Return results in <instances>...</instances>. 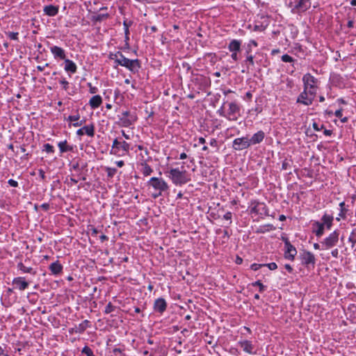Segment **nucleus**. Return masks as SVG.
Here are the masks:
<instances>
[{"label": "nucleus", "mask_w": 356, "mask_h": 356, "mask_svg": "<svg viewBox=\"0 0 356 356\" xmlns=\"http://www.w3.org/2000/svg\"><path fill=\"white\" fill-rule=\"evenodd\" d=\"M169 173L170 178L176 185H182L191 180L185 170H180L179 168H172Z\"/></svg>", "instance_id": "nucleus-1"}, {"label": "nucleus", "mask_w": 356, "mask_h": 356, "mask_svg": "<svg viewBox=\"0 0 356 356\" xmlns=\"http://www.w3.org/2000/svg\"><path fill=\"white\" fill-rule=\"evenodd\" d=\"M147 186L152 187L157 193L153 194L154 198L161 195L162 193L168 189V185L166 181L159 177H152L147 183Z\"/></svg>", "instance_id": "nucleus-2"}, {"label": "nucleus", "mask_w": 356, "mask_h": 356, "mask_svg": "<svg viewBox=\"0 0 356 356\" xmlns=\"http://www.w3.org/2000/svg\"><path fill=\"white\" fill-rule=\"evenodd\" d=\"M286 2L292 12H304L311 6L310 0H286Z\"/></svg>", "instance_id": "nucleus-3"}, {"label": "nucleus", "mask_w": 356, "mask_h": 356, "mask_svg": "<svg viewBox=\"0 0 356 356\" xmlns=\"http://www.w3.org/2000/svg\"><path fill=\"white\" fill-rule=\"evenodd\" d=\"M130 145L126 141H119L115 138L112 145L111 154L117 156H124L129 151Z\"/></svg>", "instance_id": "nucleus-4"}, {"label": "nucleus", "mask_w": 356, "mask_h": 356, "mask_svg": "<svg viewBox=\"0 0 356 356\" xmlns=\"http://www.w3.org/2000/svg\"><path fill=\"white\" fill-rule=\"evenodd\" d=\"M304 89L315 92L316 94L317 79L311 74L307 73L302 77Z\"/></svg>", "instance_id": "nucleus-5"}, {"label": "nucleus", "mask_w": 356, "mask_h": 356, "mask_svg": "<svg viewBox=\"0 0 356 356\" xmlns=\"http://www.w3.org/2000/svg\"><path fill=\"white\" fill-rule=\"evenodd\" d=\"M316 97L315 92L304 89L297 99V102L306 106L311 105Z\"/></svg>", "instance_id": "nucleus-6"}, {"label": "nucleus", "mask_w": 356, "mask_h": 356, "mask_svg": "<svg viewBox=\"0 0 356 356\" xmlns=\"http://www.w3.org/2000/svg\"><path fill=\"white\" fill-rule=\"evenodd\" d=\"M137 120L134 114L130 113L129 111H124L119 118L120 124L122 127H128L135 122Z\"/></svg>", "instance_id": "nucleus-7"}, {"label": "nucleus", "mask_w": 356, "mask_h": 356, "mask_svg": "<svg viewBox=\"0 0 356 356\" xmlns=\"http://www.w3.org/2000/svg\"><path fill=\"white\" fill-rule=\"evenodd\" d=\"M338 241L339 233L334 231L326 237L321 243L323 249L328 250L336 245Z\"/></svg>", "instance_id": "nucleus-8"}, {"label": "nucleus", "mask_w": 356, "mask_h": 356, "mask_svg": "<svg viewBox=\"0 0 356 356\" xmlns=\"http://www.w3.org/2000/svg\"><path fill=\"white\" fill-rule=\"evenodd\" d=\"M240 107L235 102H231L229 104V108L227 113V118L229 120L236 121L239 115Z\"/></svg>", "instance_id": "nucleus-9"}, {"label": "nucleus", "mask_w": 356, "mask_h": 356, "mask_svg": "<svg viewBox=\"0 0 356 356\" xmlns=\"http://www.w3.org/2000/svg\"><path fill=\"white\" fill-rule=\"evenodd\" d=\"M251 142L248 137H242L234 139L233 142V148L236 150H242L249 147Z\"/></svg>", "instance_id": "nucleus-10"}, {"label": "nucleus", "mask_w": 356, "mask_h": 356, "mask_svg": "<svg viewBox=\"0 0 356 356\" xmlns=\"http://www.w3.org/2000/svg\"><path fill=\"white\" fill-rule=\"evenodd\" d=\"M149 160L151 158L147 156V159H140L138 163L140 171L145 177L149 176L153 172V169L147 164V161Z\"/></svg>", "instance_id": "nucleus-11"}, {"label": "nucleus", "mask_w": 356, "mask_h": 356, "mask_svg": "<svg viewBox=\"0 0 356 356\" xmlns=\"http://www.w3.org/2000/svg\"><path fill=\"white\" fill-rule=\"evenodd\" d=\"M301 258L302 263L305 265H309L312 264L313 266H314L316 263V259L314 255L309 252V251H305L301 254Z\"/></svg>", "instance_id": "nucleus-12"}, {"label": "nucleus", "mask_w": 356, "mask_h": 356, "mask_svg": "<svg viewBox=\"0 0 356 356\" xmlns=\"http://www.w3.org/2000/svg\"><path fill=\"white\" fill-rule=\"evenodd\" d=\"M13 284L20 291L25 290L29 285V282L25 280V278L22 277L14 278Z\"/></svg>", "instance_id": "nucleus-13"}, {"label": "nucleus", "mask_w": 356, "mask_h": 356, "mask_svg": "<svg viewBox=\"0 0 356 356\" xmlns=\"http://www.w3.org/2000/svg\"><path fill=\"white\" fill-rule=\"evenodd\" d=\"M76 134L78 136L86 134L88 136L92 137L95 135V127L93 124L84 126L76 131Z\"/></svg>", "instance_id": "nucleus-14"}, {"label": "nucleus", "mask_w": 356, "mask_h": 356, "mask_svg": "<svg viewBox=\"0 0 356 356\" xmlns=\"http://www.w3.org/2000/svg\"><path fill=\"white\" fill-rule=\"evenodd\" d=\"M240 347L247 353L254 355L256 352L254 350V346L251 341L248 340L241 341L238 342Z\"/></svg>", "instance_id": "nucleus-15"}, {"label": "nucleus", "mask_w": 356, "mask_h": 356, "mask_svg": "<svg viewBox=\"0 0 356 356\" xmlns=\"http://www.w3.org/2000/svg\"><path fill=\"white\" fill-rule=\"evenodd\" d=\"M285 257L286 259L293 260L295 255L297 254L296 249L288 241L285 242Z\"/></svg>", "instance_id": "nucleus-16"}, {"label": "nucleus", "mask_w": 356, "mask_h": 356, "mask_svg": "<svg viewBox=\"0 0 356 356\" xmlns=\"http://www.w3.org/2000/svg\"><path fill=\"white\" fill-rule=\"evenodd\" d=\"M59 6L54 5H47L43 8V13L49 17H54L58 13Z\"/></svg>", "instance_id": "nucleus-17"}, {"label": "nucleus", "mask_w": 356, "mask_h": 356, "mask_svg": "<svg viewBox=\"0 0 356 356\" xmlns=\"http://www.w3.org/2000/svg\"><path fill=\"white\" fill-rule=\"evenodd\" d=\"M167 304L163 298H158L154 304V309L156 312L163 313L166 309Z\"/></svg>", "instance_id": "nucleus-18"}, {"label": "nucleus", "mask_w": 356, "mask_h": 356, "mask_svg": "<svg viewBox=\"0 0 356 356\" xmlns=\"http://www.w3.org/2000/svg\"><path fill=\"white\" fill-rule=\"evenodd\" d=\"M50 50L55 58H59L62 60L65 59V51L61 47L53 46L51 47Z\"/></svg>", "instance_id": "nucleus-19"}, {"label": "nucleus", "mask_w": 356, "mask_h": 356, "mask_svg": "<svg viewBox=\"0 0 356 356\" xmlns=\"http://www.w3.org/2000/svg\"><path fill=\"white\" fill-rule=\"evenodd\" d=\"M131 72H136L140 68V63L138 59L129 60L127 64L124 66Z\"/></svg>", "instance_id": "nucleus-20"}, {"label": "nucleus", "mask_w": 356, "mask_h": 356, "mask_svg": "<svg viewBox=\"0 0 356 356\" xmlns=\"http://www.w3.org/2000/svg\"><path fill=\"white\" fill-rule=\"evenodd\" d=\"M264 138V133L262 131H259L254 134L249 141L251 142V145H255L261 143Z\"/></svg>", "instance_id": "nucleus-21"}, {"label": "nucleus", "mask_w": 356, "mask_h": 356, "mask_svg": "<svg viewBox=\"0 0 356 356\" xmlns=\"http://www.w3.org/2000/svg\"><path fill=\"white\" fill-rule=\"evenodd\" d=\"M313 228L314 232L319 237L323 234L325 227L324 226V224H322L320 222H315L313 224Z\"/></svg>", "instance_id": "nucleus-22"}, {"label": "nucleus", "mask_w": 356, "mask_h": 356, "mask_svg": "<svg viewBox=\"0 0 356 356\" xmlns=\"http://www.w3.org/2000/svg\"><path fill=\"white\" fill-rule=\"evenodd\" d=\"M102 103V99L100 95H95L91 97L89 104L92 108H98Z\"/></svg>", "instance_id": "nucleus-23"}, {"label": "nucleus", "mask_w": 356, "mask_h": 356, "mask_svg": "<svg viewBox=\"0 0 356 356\" xmlns=\"http://www.w3.org/2000/svg\"><path fill=\"white\" fill-rule=\"evenodd\" d=\"M321 223L324 224V226L327 229H330L332 225L333 216L327 214H324L321 218Z\"/></svg>", "instance_id": "nucleus-24"}, {"label": "nucleus", "mask_w": 356, "mask_h": 356, "mask_svg": "<svg viewBox=\"0 0 356 356\" xmlns=\"http://www.w3.org/2000/svg\"><path fill=\"white\" fill-rule=\"evenodd\" d=\"M65 70L71 73H75L76 71V65L73 61L69 59H65Z\"/></svg>", "instance_id": "nucleus-25"}, {"label": "nucleus", "mask_w": 356, "mask_h": 356, "mask_svg": "<svg viewBox=\"0 0 356 356\" xmlns=\"http://www.w3.org/2000/svg\"><path fill=\"white\" fill-rule=\"evenodd\" d=\"M49 269L54 275H58L62 272L63 266L58 261H56L49 266Z\"/></svg>", "instance_id": "nucleus-26"}, {"label": "nucleus", "mask_w": 356, "mask_h": 356, "mask_svg": "<svg viewBox=\"0 0 356 356\" xmlns=\"http://www.w3.org/2000/svg\"><path fill=\"white\" fill-rule=\"evenodd\" d=\"M241 42L237 40H233L230 42L228 49L231 52L239 51L241 48Z\"/></svg>", "instance_id": "nucleus-27"}, {"label": "nucleus", "mask_w": 356, "mask_h": 356, "mask_svg": "<svg viewBox=\"0 0 356 356\" xmlns=\"http://www.w3.org/2000/svg\"><path fill=\"white\" fill-rule=\"evenodd\" d=\"M79 115H70L68 116L67 118V120L70 121V122H73V124L72 125L74 127H80L81 126L84 122L85 121L84 120H79Z\"/></svg>", "instance_id": "nucleus-28"}, {"label": "nucleus", "mask_w": 356, "mask_h": 356, "mask_svg": "<svg viewBox=\"0 0 356 356\" xmlns=\"http://www.w3.org/2000/svg\"><path fill=\"white\" fill-rule=\"evenodd\" d=\"M86 166H87L86 163L80 160V161H78L76 162L73 163V164L72 165V169H73L77 172H79V171L81 172V170L84 169Z\"/></svg>", "instance_id": "nucleus-29"}, {"label": "nucleus", "mask_w": 356, "mask_h": 356, "mask_svg": "<svg viewBox=\"0 0 356 356\" xmlns=\"http://www.w3.org/2000/svg\"><path fill=\"white\" fill-rule=\"evenodd\" d=\"M17 268L23 273H32L33 275L35 274V271H33L31 267H26L22 263H19L17 264Z\"/></svg>", "instance_id": "nucleus-30"}, {"label": "nucleus", "mask_w": 356, "mask_h": 356, "mask_svg": "<svg viewBox=\"0 0 356 356\" xmlns=\"http://www.w3.org/2000/svg\"><path fill=\"white\" fill-rule=\"evenodd\" d=\"M58 145L61 152H68L72 149L67 145L66 140L60 142Z\"/></svg>", "instance_id": "nucleus-31"}, {"label": "nucleus", "mask_w": 356, "mask_h": 356, "mask_svg": "<svg viewBox=\"0 0 356 356\" xmlns=\"http://www.w3.org/2000/svg\"><path fill=\"white\" fill-rule=\"evenodd\" d=\"M119 56L120 58L118 64L124 67L125 65L127 64V62L129 59L125 58L122 53L120 55H119Z\"/></svg>", "instance_id": "nucleus-32"}, {"label": "nucleus", "mask_w": 356, "mask_h": 356, "mask_svg": "<svg viewBox=\"0 0 356 356\" xmlns=\"http://www.w3.org/2000/svg\"><path fill=\"white\" fill-rule=\"evenodd\" d=\"M348 240L350 242L352 243V246L353 247L354 245L356 243V227L351 232Z\"/></svg>", "instance_id": "nucleus-33"}, {"label": "nucleus", "mask_w": 356, "mask_h": 356, "mask_svg": "<svg viewBox=\"0 0 356 356\" xmlns=\"http://www.w3.org/2000/svg\"><path fill=\"white\" fill-rule=\"evenodd\" d=\"M82 353L86 355V356H95L91 348L87 346L82 349Z\"/></svg>", "instance_id": "nucleus-34"}, {"label": "nucleus", "mask_w": 356, "mask_h": 356, "mask_svg": "<svg viewBox=\"0 0 356 356\" xmlns=\"http://www.w3.org/2000/svg\"><path fill=\"white\" fill-rule=\"evenodd\" d=\"M115 309V307L113 306L111 302H109L105 307L104 312L106 314H109L113 312Z\"/></svg>", "instance_id": "nucleus-35"}, {"label": "nucleus", "mask_w": 356, "mask_h": 356, "mask_svg": "<svg viewBox=\"0 0 356 356\" xmlns=\"http://www.w3.org/2000/svg\"><path fill=\"white\" fill-rule=\"evenodd\" d=\"M106 170L109 177H113L117 172V170L113 168H106Z\"/></svg>", "instance_id": "nucleus-36"}, {"label": "nucleus", "mask_w": 356, "mask_h": 356, "mask_svg": "<svg viewBox=\"0 0 356 356\" xmlns=\"http://www.w3.org/2000/svg\"><path fill=\"white\" fill-rule=\"evenodd\" d=\"M282 60L284 63H292L294 60L291 56L284 54L282 56Z\"/></svg>", "instance_id": "nucleus-37"}, {"label": "nucleus", "mask_w": 356, "mask_h": 356, "mask_svg": "<svg viewBox=\"0 0 356 356\" xmlns=\"http://www.w3.org/2000/svg\"><path fill=\"white\" fill-rule=\"evenodd\" d=\"M88 321L86 320L79 325L80 332H83L88 326Z\"/></svg>", "instance_id": "nucleus-38"}, {"label": "nucleus", "mask_w": 356, "mask_h": 356, "mask_svg": "<svg viewBox=\"0 0 356 356\" xmlns=\"http://www.w3.org/2000/svg\"><path fill=\"white\" fill-rule=\"evenodd\" d=\"M121 54V52L120 51H118L115 54H110V58L112 59V60H114L115 63H118V60H119V55Z\"/></svg>", "instance_id": "nucleus-39"}, {"label": "nucleus", "mask_w": 356, "mask_h": 356, "mask_svg": "<svg viewBox=\"0 0 356 356\" xmlns=\"http://www.w3.org/2000/svg\"><path fill=\"white\" fill-rule=\"evenodd\" d=\"M8 36L10 40H18V33L17 32H9L8 33Z\"/></svg>", "instance_id": "nucleus-40"}, {"label": "nucleus", "mask_w": 356, "mask_h": 356, "mask_svg": "<svg viewBox=\"0 0 356 356\" xmlns=\"http://www.w3.org/2000/svg\"><path fill=\"white\" fill-rule=\"evenodd\" d=\"M44 150L48 153H52L54 151V147L49 143L45 144L44 145Z\"/></svg>", "instance_id": "nucleus-41"}, {"label": "nucleus", "mask_w": 356, "mask_h": 356, "mask_svg": "<svg viewBox=\"0 0 356 356\" xmlns=\"http://www.w3.org/2000/svg\"><path fill=\"white\" fill-rule=\"evenodd\" d=\"M252 284H253V286H258V287H259V291L260 292H263L264 289H265V286H264V284L259 280L255 282Z\"/></svg>", "instance_id": "nucleus-42"}, {"label": "nucleus", "mask_w": 356, "mask_h": 356, "mask_svg": "<svg viewBox=\"0 0 356 356\" xmlns=\"http://www.w3.org/2000/svg\"><path fill=\"white\" fill-rule=\"evenodd\" d=\"M264 266H267L271 270H275L277 268V264L274 262L267 264H264Z\"/></svg>", "instance_id": "nucleus-43"}, {"label": "nucleus", "mask_w": 356, "mask_h": 356, "mask_svg": "<svg viewBox=\"0 0 356 356\" xmlns=\"http://www.w3.org/2000/svg\"><path fill=\"white\" fill-rule=\"evenodd\" d=\"M262 266H264V264H253L251 265L250 266V268L252 270H259L260 268H261Z\"/></svg>", "instance_id": "nucleus-44"}, {"label": "nucleus", "mask_w": 356, "mask_h": 356, "mask_svg": "<svg viewBox=\"0 0 356 356\" xmlns=\"http://www.w3.org/2000/svg\"><path fill=\"white\" fill-rule=\"evenodd\" d=\"M339 206L341 207V213H339V216L342 218H344V216H345V210H344L345 203L343 202H342L339 204Z\"/></svg>", "instance_id": "nucleus-45"}, {"label": "nucleus", "mask_w": 356, "mask_h": 356, "mask_svg": "<svg viewBox=\"0 0 356 356\" xmlns=\"http://www.w3.org/2000/svg\"><path fill=\"white\" fill-rule=\"evenodd\" d=\"M312 127L314 130L316 131H320L324 128V125L321 124V127L318 126V124L316 122H314L312 124Z\"/></svg>", "instance_id": "nucleus-46"}, {"label": "nucleus", "mask_w": 356, "mask_h": 356, "mask_svg": "<svg viewBox=\"0 0 356 356\" xmlns=\"http://www.w3.org/2000/svg\"><path fill=\"white\" fill-rule=\"evenodd\" d=\"M90 92L92 94H95L97 92V88L95 86H92L90 83H88Z\"/></svg>", "instance_id": "nucleus-47"}, {"label": "nucleus", "mask_w": 356, "mask_h": 356, "mask_svg": "<svg viewBox=\"0 0 356 356\" xmlns=\"http://www.w3.org/2000/svg\"><path fill=\"white\" fill-rule=\"evenodd\" d=\"M246 62H248L250 65H254V57L252 55H248L246 58Z\"/></svg>", "instance_id": "nucleus-48"}, {"label": "nucleus", "mask_w": 356, "mask_h": 356, "mask_svg": "<svg viewBox=\"0 0 356 356\" xmlns=\"http://www.w3.org/2000/svg\"><path fill=\"white\" fill-rule=\"evenodd\" d=\"M60 83L63 85V88L67 90L68 88L69 83L65 79H62L60 81Z\"/></svg>", "instance_id": "nucleus-49"}, {"label": "nucleus", "mask_w": 356, "mask_h": 356, "mask_svg": "<svg viewBox=\"0 0 356 356\" xmlns=\"http://www.w3.org/2000/svg\"><path fill=\"white\" fill-rule=\"evenodd\" d=\"M8 184L10 186H13V187H17L18 186V183L17 181L14 180V179H9L8 180Z\"/></svg>", "instance_id": "nucleus-50"}, {"label": "nucleus", "mask_w": 356, "mask_h": 356, "mask_svg": "<svg viewBox=\"0 0 356 356\" xmlns=\"http://www.w3.org/2000/svg\"><path fill=\"white\" fill-rule=\"evenodd\" d=\"M332 256L334 258H337L339 256V250L338 249H334L331 252Z\"/></svg>", "instance_id": "nucleus-51"}, {"label": "nucleus", "mask_w": 356, "mask_h": 356, "mask_svg": "<svg viewBox=\"0 0 356 356\" xmlns=\"http://www.w3.org/2000/svg\"><path fill=\"white\" fill-rule=\"evenodd\" d=\"M334 115L339 118H341L342 117V109L340 108L337 110L334 113Z\"/></svg>", "instance_id": "nucleus-52"}, {"label": "nucleus", "mask_w": 356, "mask_h": 356, "mask_svg": "<svg viewBox=\"0 0 356 356\" xmlns=\"http://www.w3.org/2000/svg\"><path fill=\"white\" fill-rule=\"evenodd\" d=\"M138 149L140 151L144 152L146 156H147V154H149L148 150L146 148H144L143 146L142 145H138Z\"/></svg>", "instance_id": "nucleus-53"}, {"label": "nucleus", "mask_w": 356, "mask_h": 356, "mask_svg": "<svg viewBox=\"0 0 356 356\" xmlns=\"http://www.w3.org/2000/svg\"><path fill=\"white\" fill-rule=\"evenodd\" d=\"M224 219L225 220H231L232 218V213L231 212H227L224 216H223Z\"/></svg>", "instance_id": "nucleus-54"}, {"label": "nucleus", "mask_w": 356, "mask_h": 356, "mask_svg": "<svg viewBox=\"0 0 356 356\" xmlns=\"http://www.w3.org/2000/svg\"><path fill=\"white\" fill-rule=\"evenodd\" d=\"M40 207L44 210V211H47L49 209V204L48 203H44L42 204Z\"/></svg>", "instance_id": "nucleus-55"}, {"label": "nucleus", "mask_w": 356, "mask_h": 356, "mask_svg": "<svg viewBox=\"0 0 356 356\" xmlns=\"http://www.w3.org/2000/svg\"><path fill=\"white\" fill-rule=\"evenodd\" d=\"M139 156H140V159H139V161H140V159H147V156H149V155L147 154V156H146L145 152H143L139 154Z\"/></svg>", "instance_id": "nucleus-56"}, {"label": "nucleus", "mask_w": 356, "mask_h": 356, "mask_svg": "<svg viewBox=\"0 0 356 356\" xmlns=\"http://www.w3.org/2000/svg\"><path fill=\"white\" fill-rule=\"evenodd\" d=\"M237 52L238 51H235V52H232V55H231V57L233 60H234L235 61H236L238 60V55H237Z\"/></svg>", "instance_id": "nucleus-57"}, {"label": "nucleus", "mask_w": 356, "mask_h": 356, "mask_svg": "<svg viewBox=\"0 0 356 356\" xmlns=\"http://www.w3.org/2000/svg\"><path fill=\"white\" fill-rule=\"evenodd\" d=\"M115 164L117 165L118 167L119 168H122L124 165V163L123 161H116L115 162Z\"/></svg>", "instance_id": "nucleus-58"}, {"label": "nucleus", "mask_w": 356, "mask_h": 356, "mask_svg": "<svg viewBox=\"0 0 356 356\" xmlns=\"http://www.w3.org/2000/svg\"><path fill=\"white\" fill-rule=\"evenodd\" d=\"M248 44L250 46H254L255 47L258 46L257 42L254 40H251Z\"/></svg>", "instance_id": "nucleus-59"}, {"label": "nucleus", "mask_w": 356, "mask_h": 356, "mask_svg": "<svg viewBox=\"0 0 356 356\" xmlns=\"http://www.w3.org/2000/svg\"><path fill=\"white\" fill-rule=\"evenodd\" d=\"M108 17V14H106V15H99L97 17V20H102L103 18H105V17Z\"/></svg>", "instance_id": "nucleus-60"}, {"label": "nucleus", "mask_w": 356, "mask_h": 356, "mask_svg": "<svg viewBox=\"0 0 356 356\" xmlns=\"http://www.w3.org/2000/svg\"><path fill=\"white\" fill-rule=\"evenodd\" d=\"M39 175L42 179H45L44 172L42 170H39Z\"/></svg>", "instance_id": "nucleus-61"}, {"label": "nucleus", "mask_w": 356, "mask_h": 356, "mask_svg": "<svg viewBox=\"0 0 356 356\" xmlns=\"http://www.w3.org/2000/svg\"><path fill=\"white\" fill-rule=\"evenodd\" d=\"M210 145L211 146L216 147L217 145V140L216 139H211L210 141Z\"/></svg>", "instance_id": "nucleus-62"}, {"label": "nucleus", "mask_w": 356, "mask_h": 356, "mask_svg": "<svg viewBox=\"0 0 356 356\" xmlns=\"http://www.w3.org/2000/svg\"><path fill=\"white\" fill-rule=\"evenodd\" d=\"M348 28H353L354 26V22L353 20H349L348 22Z\"/></svg>", "instance_id": "nucleus-63"}, {"label": "nucleus", "mask_w": 356, "mask_h": 356, "mask_svg": "<svg viewBox=\"0 0 356 356\" xmlns=\"http://www.w3.org/2000/svg\"><path fill=\"white\" fill-rule=\"evenodd\" d=\"M285 268L289 271V272H292L293 270V268L292 267L289 265V264H286L285 265Z\"/></svg>", "instance_id": "nucleus-64"}]
</instances>
